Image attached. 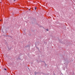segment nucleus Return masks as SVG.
Wrapping results in <instances>:
<instances>
[{
	"instance_id": "5",
	"label": "nucleus",
	"mask_w": 75,
	"mask_h": 75,
	"mask_svg": "<svg viewBox=\"0 0 75 75\" xmlns=\"http://www.w3.org/2000/svg\"><path fill=\"white\" fill-rule=\"evenodd\" d=\"M2 20L1 19V20H0V21H1Z\"/></svg>"
},
{
	"instance_id": "1",
	"label": "nucleus",
	"mask_w": 75,
	"mask_h": 75,
	"mask_svg": "<svg viewBox=\"0 0 75 75\" xmlns=\"http://www.w3.org/2000/svg\"><path fill=\"white\" fill-rule=\"evenodd\" d=\"M4 69V70H5V71H6V70H7V69Z\"/></svg>"
},
{
	"instance_id": "4",
	"label": "nucleus",
	"mask_w": 75,
	"mask_h": 75,
	"mask_svg": "<svg viewBox=\"0 0 75 75\" xmlns=\"http://www.w3.org/2000/svg\"><path fill=\"white\" fill-rule=\"evenodd\" d=\"M0 2L1 3V0H0Z\"/></svg>"
},
{
	"instance_id": "3",
	"label": "nucleus",
	"mask_w": 75,
	"mask_h": 75,
	"mask_svg": "<svg viewBox=\"0 0 75 75\" xmlns=\"http://www.w3.org/2000/svg\"><path fill=\"white\" fill-rule=\"evenodd\" d=\"M35 10H36V9H37V8L35 7Z\"/></svg>"
},
{
	"instance_id": "6",
	"label": "nucleus",
	"mask_w": 75,
	"mask_h": 75,
	"mask_svg": "<svg viewBox=\"0 0 75 75\" xmlns=\"http://www.w3.org/2000/svg\"><path fill=\"white\" fill-rule=\"evenodd\" d=\"M16 0H14V1H15Z\"/></svg>"
},
{
	"instance_id": "2",
	"label": "nucleus",
	"mask_w": 75,
	"mask_h": 75,
	"mask_svg": "<svg viewBox=\"0 0 75 75\" xmlns=\"http://www.w3.org/2000/svg\"><path fill=\"white\" fill-rule=\"evenodd\" d=\"M46 30L48 31V29H46Z\"/></svg>"
}]
</instances>
